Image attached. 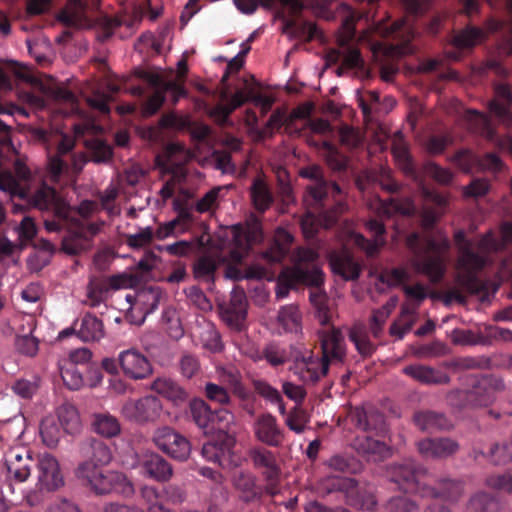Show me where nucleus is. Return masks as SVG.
I'll list each match as a JSON object with an SVG mask.
<instances>
[{"mask_svg":"<svg viewBox=\"0 0 512 512\" xmlns=\"http://www.w3.org/2000/svg\"><path fill=\"white\" fill-rule=\"evenodd\" d=\"M38 482L40 490L53 491L64 484L63 476L60 471L59 463L53 456L44 454L37 456Z\"/></svg>","mask_w":512,"mask_h":512,"instance_id":"6ab92c4d","label":"nucleus"},{"mask_svg":"<svg viewBox=\"0 0 512 512\" xmlns=\"http://www.w3.org/2000/svg\"><path fill=\"white\" fill-rule=\"evenodd\" d=\"M403 373L425 385H443L451 381L447 373L423 364L408 365L403 368Z\"/></svg>","mask_w":512,"mask_h":512,"instance_id":"cd10ccee","label":"nucleus"},{"mask_svg":"<svg viewBox=\"0 0 512 512\" xmlns=\"http://www.w3.org/2000/svg\"><path fill=\"white\" fill-rule=\"evenodd\" d=\"M126 414L138 423L156 421L162 411V403L156 396H145L125 406Z\"/></svg>","mask_w":512,"mask_h":512,"instance_id":"aec40b11","label":"nucleus"},{"mask_svg":"<svg viewBox=\"0 0 512 512\" xmlns=\"http://www.w3.org/2000/svg\"><path fill=\"white\" fill-rule=\"evenodd\" d=\"M330 265L334 274L345 280H356L360 276V265L348 251L334 252L330 256Z\"/></svg>","mask_w":512,"mask_h":512,"instance_id":"2f4dec72","label":"nucleus"},{"mask_svg":"<svg viewBox=\"0 0 512 512\" xmlns=\"http://www.w3.org/2000/svg\"><path fill=\"white\" fill-rule=\"evenodd\" d=\"M152 441L159 450L179 462L186 461L190 456V441L170 426L157 428Z\"/></svg>","mask_w":512,"mask_h":512,"instance_id":"ddd939ff","label":"nucleus"},{"mask_svg":"<svg viewBox=\"0 0 512 512\" xmlns=\"http://www.w3.org/2000/svg\"><path fill=\"white\" fill-rule=\"evenodd\" d=\"M278 321L287 332H297L300 327V314L295 305L283 306L278 313Z\"/></svg>","mask_w":512,"mask_h":512,"instance_id":"864d4df0","label":"nucleus"},{"mask_svg":"<svg viewBox=\"0 0 512 512\" xmlns=\"http://www.w3.org/2000/svg\"><path fill=\"white\" fill-rule=\"evenodd\" d=\"M503 23L498 20L489 19L485 28L467 24L463 29L455 33L452 39L453 46L458 50H470L481 43L488 33L497 32L502 29Z\"/></svg>","mask_w":512,"mask_h":512,"instance_id":"dca6fc26","label":"nucleus"},{"mask_svg":"<svg viewBox=\"0 0 512 512\" xmlns=\"http://www.w3.org/2000/svg\"><path fill=\"white\" fill-rule=\"evenodd\" d=\"M151 389L179 406L189 399V393L168 377H158L151 383Z\"/></svg>","mask_w":512,"mask_h":512,"instance_id":"c9c22d12","label":"nucleus"},{"mask_svg":"<svg viewBox=\"0 0 512 512\" xmlns=\"http://www.w3.org/2000/svg\"><path fill=\"white\" fill-rule=\"evenodd\" d=\"M436 486H424L422 497L444 498L447 500H457L463 492V483L459 480L450 478H440L436 481Z\"/></svg>","mask_w":512,"mask_h":512,"instance_id":"473e14b6","label":"nucleus"},{"mask_svg":"<svg viewBox=\"0 0 512 512\" xmlns=\"http://www.w3.org/2000/svg\"><path fill=\"white\" fill-rule=\"evenodd\" d=\"M380 436L372 434L358 435L353 443L352 447L355 451L370 462H380L389 457L390 448L388 445L378 439Z\"/></svg>","mask_w":512,"mask_h":512,"instance_id":"5701e85b","label":"nucleus"},{"mask_svg":"<svg viewBox=\"0 0 512 512\" xmlns=\"http://www.w3.org/2000/svg\"><path fill=\"white\" fill-rule=\"evenodd\" d=\"M348 419L354 428L364 435L385 436L387 432L384 414L371 404L351 407Z\"/></svg>","mask_w":512,"mask_h":512,"instance_id":"4468645a","label":"nucleus"},{"mask_svg":"<svg viewBox=\"0 0 512 512\" xmlns=\"http://www.w3.org/2000/svg\"><path fill=\"white\" fill-rule=\"evenodd\" d=\"M391 150L395 160L404 173L416 179L417 171L414 166L408 144L401 131H396L393 134Z\"/></svg>","mask_w":512,"mask_h":512,"instance_id":"f704fd0d","label":"nucleus"},{"mask_svg":"<svg viewBox=\"0 0 512 512\" xmlns=\"http://www.w3.org/2000/svg\"><path fill=\"white\" fill-rule=\"evenodd\" d=\"M75 476L83 486L97 495L116 492L124 497H130L135 492L132 482L123 473L103 470L91 461L79 463Z\"/></svg>","mask_w":512,"mask_h":512,"instance_id":"39448f33","label":"nucleus"},{"mask_svg":"<svg viewBox=\"0 0 512 512\" xmlns=\"http://www.w3.org/2000/svg\"><path fill=\"white\" fill-rule=\"evenodd\" d=\"M424 204L421 210V223L424 229L430 230L446 211L448 199L446 196L428 188L422 187Z\"/></svg>","mask_w":512,"mask_h":512,"instance_id":"a211bd4d","label":"nucleus"},{"mask_svg":"<svg viewBox=\"0 0 512 512\" xmlns=\"http://www.w3.org/2000/svg\"><path fill=\"white\" fill-rule=\"evenodd\" d=\"M327 465L334 471L347 474H357L363 469V464L353 456L334 455L332 456Z\"/></svg>","mask_w":512,"mask_h":512,"instance_id":"de8ad7c7","label":"nucleus"},{"mask_svg":"<svg viewBox=\"0 0 512 512\" xmlns=\"http://www.w3.org/2000/svg\"><path fill=\"white\" fill-rule=\"evenodd\" d=\"M414 424L423 432L449 430L451 423L446 415L434 410H418L413 414Z\"/></svg>","mask_w":512,"mask_h":512,"instance_id":"c756f323","label":"nucleus"},{"mask_svg":"<svg viewBox=\"0 0 512 512\" xmlns=\"http://www.w3.org/2000/svg\"><path fill=\"white\" fill-rule=\"evenodd\" d=\"M6 480L12 483H23L37 467V456L25 447L9 449L4 456Z\"/></svg>","mask_w":512,"mask_h":512,"instance_id":"9b49d317","label":"nucleus"},{"mask_svg":"<svg viewBox=\"0 0 512 512\" xmlns=\"http://www.w3.org/2000/svg\"><path fill=\"white\" fill-rule=\"evenodd\" d=\"M88 8L85 0H68L67 10L60 13L59 19L66 26L76 25Z\"/></svg>","mask_w":512,"mask_h":512,"instance_id":"09e8293b","label":"nucleus"},{"mask_svg":"<svg viewBox=\"0 0 512 512\" xmlns=\"http://www.w3.org/2000/svg\"><path fill=\"white\" fill-rule=\"evenodd\" d=\"M408 278V272L404 268L384 270L377 276V280L380 283L386 284L390 287L401 285L407 281Z\"/></svg>","mask_w":512,"mask_h":512,"instance_id":"0e129e2a","label":"nucleus"},{"mask_svg":"<svg viewBox=\"0 0 512 512\" xmlns=\"http://www.w3.org/2000/svg\"><path fill=\"white\" fill-rule=\"evenodd\" d=\"M367 230L373 235V239H367L361 234L355 235L356 245L364 250L369 257H374L378 254L381 247L385 245L383 238L386 230L384 224L377 219H370L366 222Z\"/></svg>","mask_w":512,"mask_h":512,"instance_id":"bb28decb","label":"nucleus"},{"mask_svg":"<svg viewBox=\"0 0 512 512\" xmlns=\"http://www.w3.org/2000/svg\"><path fill=\"white\" fill-rule=\"evenodd\" d=\"M405 245L412 255L414 270L432 283L440 282L446 272L445 254L450 249L448 238L437 241L433 237L421 238L417 232H412L406 237Z\"/></svg>","mask_w":512,"mask_h":512,"instance_id":"20e7f679","label":"nucleus"},{"mask_svg":"<svg viewBox=\"0 0 512 512\" xmlns=\"http://www.w3.org/2000/svg\"><path fill=\"white\" fill-rule=\"evenodd\" d=\"M466 385L472 409L486 408L492 405L497 394L506 388L503 378L495 374L468 375Z\"/></svg>","mask_w":512,"mask_h":512,"instance_id":"0eeeda50","label":"nucleus"},{"mask_svg":"<svg viewBox=\"0 0 512 512\" xmlns=\"http://www.w3.org/2000/svg\"><path fill=\"white\" fill-rule=\"evenodd\" d=\"M418 452L424 458L445 459L455 455L459 443L449 437L425 438L417 443Z\"/></svg>","mask_w":512,"mask_h":512,"instance_id":"4be33fe9","label":"nucleus"},{"mask_svg":"<svg viewBox=\"0 0 512 512\" xmlns=\"http://www.w3.org/2000/svg\"><path fill=\"white\" fill-rule=\"evenodd\" d=\"M223 187L217 186L205 193L195 204V210L198 213H206L218 205L219 194Z\"/></svg>","mask_w":512,"mask_h":512,"instance_id":"69168bd1","label":"nucleus"},{"mask_svg":"<svg viewBox=\"0 0 512 512\" xmlns=\"http://www.w3.org/2000/svg\"><path fill=\"white\" fill-rule=\"evenodd\" d=\"M490 461L495 465H505L512 461V443L494 444L489 452Z\"/></svg>","mask_w":512,"mask_h":512,"instance_id":"e2e57ef3","label":"nucleus"},{"mask_svg":"<svg viewBox=\"0 0 512 512\" xmlns=\"http://www.w3.org/2000/svg\"><path fill=\"white\" fill-rule=\"evenodd\" d=\"M293 240V235L290 232L284 228H278L275 232L273 244L263 254L264 259L270 263L282 262L286 258L289 252V246Z\"/></svg>","mask_w":512,"mask_h":512,"instance_id":"58836bf2","label":"nucleus"},{"mask_svg":"<svg viewBox=\"0 0 512 512\" xmlns=\"http://www.w3.org/2000/svg\"><path fill=\"white\" fill-rule=\"evenodd\" d=\"M261 359H265L271 366L277 367L289 360L288 352L276 343H270L262 350Z\"/></svg>","mask_w":512,"mask_h":512,"instance_id":"13d9d810","label":"nucleus"},{"mask_svg":"<svg viewBox=\"0 0 512 512\" xmlns=\"http://www.w3.org/2000/svg\"><path fill=\"white\" fill-rule=\"evenodd\" d=\"M255 438L268 447L279 448L285 442V432L279 426L277 419L270 413L257 417L253 425Z\"/></svg>","mask_w":512,"mask_h":512,"instance_id":"f3484780","label":"nucleus"},{"mask_svg":"<svg viewBox=\"0 0 512 512\" xmlns=\"http://www.w3.org/2000/svg\"><path fill=\"white\" fill-rule=\"evenodd\" d=\"M254 390L266 401L271 404H276L278 406L279 413L281 415H286V407L283 402V398L280 392L271 386L268 382L260 379H255L252 381Z\"/></svg>","mask_w":512,"mask_h":512,"instance_id":"37998d69","label":"nucleus"},{"mask_svg":"<svg viewBox=\"0 0 512 512\" xmlns=\"http://www.w3.org/2000/svg\"><path fill=\"white\" fill-rule=\"evenodd\" d=\"M58 419L63 429L74 434L80 430L81 421L78 411L72 404H63L58 409Z\"/></svg>","mask_w":512,"mask_h":512,"instance_id":"c03bdc74","label":"nucleus"},{"mask_svg":"<svg viewBox=\"0 0 512 512\" xmlns=\"http://www.w3.org/2000/svg\"><path fill=\"white\" fill-rule=\"evenodd\" d=\"M77 337L83 342H99L105 336L103 321L92 313L76 319Z\"/></svg>","mask_w":512,"mask_h":512,"instance_id":"7c9ffc66","label":"nucleus"},{"mask_svg":"<svg viewBox=\"0 0 512 512\" xmlns=\"http://www.w3.org/2000/svg\"><path fill=\"white\" fill-rule=\"evenodd\" d=\"M417 504L406 495L391 497L385 505L386 512H416Z\"/></svg>","mask_w":512,"mask_h":512,"instance_id":"680f3d73","label":"nucleus"},{"mask_svg":"<svg viewBox=\"0 0 512 512\" xmlns=\"http://www.w3.org/2000/svg\"><path fill=\"white\" fill-rule=\"evenodd\" d=\"M87 149L89 153V161L95 163H105L112 158V148L102 140H92L87 142Z\"/></svg>","mask_w":512,"mask_h":512,"instance_id":"5fc2aeb1","label":"nucleus"},{"mask_svg":"<svg viewBox=\"0 0 512 512\" xmlns=\"http://www.w3.org/2000/svg\"><path fill=\"white\" fill-rule=\"evenodd\" d=\"M119 364L123 373L131 379H144L152 373V366L145 355L130 349L119 355Z\"/></svg>","mask_w":512,"mask_h":512,"instance_id":"393cba45","label":"nucleus"},{"mask_svg":"<svg viewBox=\"0 0 512 512\" xmlns=\"http://www.w3.org/2000/svg\"><path fill=\"white\" fill-rule=\"evenodd\" d=\"M328 492H341L346 503L356 509L371 511L376 506L373 487L349 477L331 478L327 485Z\"/></svg>","mask_w":512,"mask_h":512,"instance_id":"6e6552de","label":"nucleus"},{"mask_svg":"<svg viewBox=\"0 0 512 512\" xmlns=\"http://www.w3.org/2000/svg\"><path fill=\"white\" fill-rule=\"evenodd\" d=\"M247 455L254 469L260 471L266 481V493L271 496L277 494L282 472L276 453L266 447L256 446L250 448Z\"/></svg>","mask_w":512,"mask_h":512,"instance_id":"1a4fd4ad","label":"nucleus"},{"mask_svg":"<svg viewBox=\"0 0 512 512\" xmlns=\"http://www.w3.org/2000/svg\"><path fill=\"white\" fill-rule=\"evenodd\" d=\"M187 414L205 435L212 434V409L203 399H191L188 404Z\"/></svg>","mask_w":512,"mask_h":512,"instance_id":"e433bc0d","label":"nucleus"},{"mask_svg":"<svg viewBox=\"0 0 512 512\" xmlns=\"http://www.w3.org/2000/svg\"><path fill=\"white\" fill-rule=\"evenodd\" d=\"M61 378L70 390H79L85 385L83 372L73 363H66L60 368Z\"/></svg>","mask_w":512,"mask_h":512,"instance_id":"3c124183","label":"nucleus"},{"mask_svg":"<svg viewBox=\"0 0 512 512\" xmlns=\"http://www.w3.org/2000/svg\"><path fill=\"white\" fill-rule=\"evenodd\" d=\"M173 92L177 97H182L186 94L183 85L175 81H167L164 84L163 90L153 92L149 97L146 98L142 105V111L145 116L154 115L165 102V93Z\"/></svg>","mask_w":512,"mask_h":512,"instance_id":"4c0bfd02","label":"nucleus"},{"mask_svg":"<svg viewBox=\"0 0 512 512\" xmlns=\"http://www.w3.org/2000/svg\"><path fill=\"white\" fill-rule=\"evenodd\" d=\"M494 94L496 98L488 103L490 115L469 110V120L475 124L480 134L490 141H497L500 148L512 156V137L506 136L499 139L491 118L494 117L499 124L506 127L512 126V112L509 109L512 106V90L507 83H495Z\"/></svg>","mask_w":512,"mask_h":512,"instance_id":"7ed1b4c3","label":"nucleus"},{"mask_svg":"<svg viewBox=\"0 0 512 512\" xmlns=\"http://www.w3.org/2000/svg\"><path fill=\"white\" fill-rule=\"evenodd\" d=\"M211 420L212 434L228 433L227 431L234 423V414L225 408L212 410Z\"/></svg>","mask_w":512,"mask_h":512,"instance_id":"4d7b16f0","label":"nucleus"},{"mask_svg":"<svg viewBox=\"0 0 512 512\" xmlns=\"http://www.w3.org/2000/svg\"><path fill=\"white\" fill-rule=\"evenodd\" d=\"M300 176L312 181L306 187V194L316 206L323 207V201L328 195L336 196L341 193L340 186L335 182H328L320 166L311 165L300 170Z\"/></svg>","mask_w":512,"mask_h":512,"instance_id":"2eb2a0df","label":"nucleus"},{"mask_svg":"<svg viewBox=\"0 0 512 512\" xmlns=\"http://www.w3.org/2000/svg\"><path fill=\"white\" fill-rule=\"evenodd\" d=\"M234 487L240 493V499L245 503H251L261 498V492L256 485V478L241 472L234 479Z\"/></svg>","mask_w":512,"mask_h":512,"instance_id":"79ce46f5","label":"nucleus"},{"mask_svg":"<svg viewBox=\"0 0 512 512\" xmlns=\"http://www.w3.org/2000/svg\"><path fill=\"white\" fill-rule=\"evenodd\" d=\"M166 163L168 167H180L186 164L191 159V153L186 149L183 144L170 143L166 147Z\"/></svg>","mask_w":512,"mask_h":512,"instance_id":"8fccbe9b","label":"nucleus"},{"mask_svg":"<svg viewBox=\"0 0 512 512\" xmlns=\"http://www.w3.org/2000/svg\"><path fill=\"white\" fill-rule=\"evenodd\" d=\"M470 507L474 512H499L501 504L493 495L480 492L471 498Z\"/></svg>","mask_w":512,"mask_h":512,"instance_id":"603ef678","label":"nucleus"},{"mask_svg":"<svg viewBox=\"0 0 512 512\" xmlns=\"http://www.w3.org/2000/svg\"><path fill=\"white\" fill-rule=\"evenodd\" d=\"M74 145L75 141L72 137L68 135L61 136V139L57 145L56 153L49 156L47 163L48 171L53 177H59L67 168V164L62 159V157L70 153L73 150Z\"/></svg>","mask_w":512,"mask_h":512,"instance_id":"ea45409f","label":"nucleus"},{"mask_svg":"<svg viewBox=\"0 0 512 512\" xmlns=\"http://www.w3.org/2000/svg\"><path fill=\"white\" fill-rule=\"evenodd\" d=\"M139 468L143 476L161 483L168 482L174 474L172 465L155 452L143 455Z\"/></svg>","mask_w":512,"mask_h":512,"instance_id":"412c9836","label":"nucleus"},{"mask_svg":"<svg viewBox=\"0 0 512 512\" xmlns=\"http://www.w3.org/2000/svg\"><path fill=\"white\" fill-rule=\"evenodd\" d=\"M388 474L391 481L407 493L419 494L422 497L424 486H428L427 483L423 482L427 475L426 468L414 460L409 459L391 465Z\"/></svg>","mask_w":512,"mask_h":512,"instance_id":"9d476101","label":"nucleus"},{"mask_svg":"<svg viewBox=\"0 0 512 512\" xmlns=\"http://www.w3.org/2000/svg\"><path fill=\"white\" fill-rule=\"evenodd\" d=\"M349 338L354 343L357 351L363 357L371 356L375 351L374 344L370 341L367 333L360 328H352L349 332Z\"/></svg>","mask_w":512,"mask_h":512,"instance_id":"6e6d98bb","label":"nucleus"},{"mask_svg":"<svg viewBox=\"0 0 512 512\" xmlns=\"http://www.w3.org/2000/svg\"><path fill=\"white\" fill-rule=\"evenodd\" d=\"M204 393L208 400L220 405H227L231 401L228 391L223 386L212 382L206 383Z\"/></svg>","mask_w":512,"mask_h":512,"instance_id":"338daca9","label":"nucleus"},{"mask_svg":"<svg viewBox=\"0 0 512 512\" xmlns=\"http://www.w3.org/2000/svg\"><path fill=\"white\" fill-rule=\"evenodd\" d=\"M30 179V169L25 163L17 160L13 165V172L0 174V190L8 192L12 198L18 197L34 208H52L58 215H65L63 198L58 192L45 183L31 191L28 186Z\"/></svg>","mask_w":512,"mask_h":512,"instance_id":"f257e3e1","label":"nucleus"},{"mask_svg":"<svg viewBox=\"0 0 512 512\" xmlns=\"http://www.w3.org/2000/svg\"><path fill=\"white\" fill-rule=\"evenodd\" d=\"M234 248L228 254L230 263L225 269V276L228 279L239 281L245 279V273L239 267L248 253L253 240V234L242 224L232 225L230 228Z\"/></svg>","mask_w":512,"mask_h":512,"instance_id":"f8f14e48","label":"nucleus"},{"mask_svg":"<svg viewBox=\"0 0 512 512\" xmlns=\"http://www.w3.org/2000/svg\"><path fill=\"white\" fill-rule=\"evenodd\" d=\"M233 445L234 439L228 433H219L203 444L201 454L207 461L221 465L222 459L230 453Z\"/></svg>","mask_w":512,"mask_h":512,"instance_id":"c85d7f7f","label":"nucleus"},{"mask_svg":"<svg viewBox=\"0 0 512 512\" xmlns=\"http://www.w3.org/2000/svg\"><path fill=\"white\" fill-rule=\"evenodd\" d=\"M222 383L227 385L234 396L238 399H247L250 396V390L242 382L241 372L233 367H224L218 371Z\"/></svg>","mask_w":512,"mask_h":512,"instance_id":"a19ab883","label":"nucleus"},{"mask_svg":"<svg viewBox=\"0 0 512 512\" xmlns=\"http://www.w3.org/2000/svg\"><path fill=\"white\" fill-rule=\"evenodd\" d=\"M321 350L324 361L342 363L346 356L345 340L340 330L333 328L321 336Z\"/></svg>","mask_w":512,"mask_h":512,"instance_id":"a878e982","label":"nucleus"},{"mask_svg":"<svg viewBox=\"0 0 512 512\" xmlns=\"http://www.w3.org/2000/svg\"><path fill=\"white\" fill-rule=\"evenodd\" d=\"M89 246L90 243L78 231L64 237L62 240V250L69 255H77Z\"/></svg>","mask_w":512,"mask_h":512,"instance_id":"052dcab7","label":"nucleus"},{"mask_svg":"<svg viewBox=\"0 0 512 512\" xmlns=\"http://www.w3.org/2000/svg\"><path fill=\"white\" fill-rule=\"evenodd\" d=\"M319 257L318 251L313 248H297L293 254V266L285 267L278 275L276 298L287 297L289 291L298 285L319 288L324 284L325 274L318 264Z\"/></svg>","mask_w":512,"mask_h":512,"instance_id":"f03ea898","label":"nucleus"},{"mask_svg":"<svg viewBox=\"0 0 512 512\" xmlns=\"http://www.w3.org/2000/svg\"><path fill=\"white\" fill-rule=\"evenodd\" d=\"M486 484L490 488L512 493V471L491 475L486 479Z\"/></svg>","mask_w":512,"mask_h":512,"instance_id":"774afa93","label":"nucleus"},{"mask_svg":"<svg viewBox=\"0 0 512 512\" xmlns=\"http://www.w3.org/2000/svg\"><path fill=\"white\" fill-rule=\"evenodd\" d=\"M454 241L459 252L458 264L465 271V274L459 277L460 284L470 294H479L486 291V282L476 275L477 271L485 267V257L473 250V244L466 238L463 230H458L454 234Z\"/></svg>","mask_w":512,"mask_h":512,"instance_id":"423d86ee","label":"nucleus"},{"mask_svg":"<svg viewBox=\"0 0 512 512\" xmlns=\"http://www.w3.org/2000/svg\"><path fill=\"white\" fill-rule=\"evenodd\" d=\"M81 452L97 467L107 466L113 458L110 446L102 440L88 438L81 445Z\"/></svg>","mask_w":512,"mask_h":512,"instance_id":"72a5a7b5","label":"nucleus"},{"mask_svg":"<svg viewBox=\"0 0 512 512\" xmlns=\"http://www.w3.org/2000/svg\"><path fill=\"white\" fill-rule=\"evenodd\" d=\"M93 427L97 434L106 438L115 437L121 431L118 419L110 414L95 415Z\"/></svg>","mask_w":512,"mask_h":512,"instance_id":"a18cd8bd","label":"nucleus"},{"mask_svg":"<svg viewBox=\"0 0 512 512\" xmlns=\"http://www.w3.org/2000/svg\"><path fill=\"white\" fill-rule=\"evenodd\" d=\"M217 269L218 264L213 258L202 256L193 265V275L197 280L214 284Z\"/></svg>","mask_w":512,"mask_h":512,"instance_id":"49530a36","label":"nucleus"},{"mask_svg":"<svg viewBox=\"0 0 512 512\" xmlns=\"http://www.w3.org/2000/svg\"><path fill=\"white\" fill-rule=\"evenodd\" d=\"M294 373L305 384H315L322 377L326 376L329 370V365L324 361V358L309 355L298 359L294 364Z\"/></svg>","mask_w":512,"mask_h":512,"instance_id":"b1692460","label":"nucleus"},{"mask_svg":"<svg viewBox=\"0 0 512 512\" xmlns=\"http://www.w3.org/2000/svg\"><path fill=\"white\" fill-rule=\"evenodd\" d=\"M308 422V414L304 409L300 407H294L293 409H291L285 419L287 427L297 434H301L304 432Z\"/></svg>","mask_w":512,"mask_h":512,"instance_id":"bf43d9fd","label":"nucleus"}]
</instances>
